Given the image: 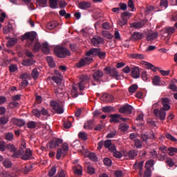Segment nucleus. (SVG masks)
Here are the masks:
<instances>
[{
  "mask_svg": "<svg viewBox=\"0 0 177 177\" xmlns=\"http://www.w3.org/2000/svg\"><path fill=\"white\" fill-rule=\"evenodd\" d=\"M86 56H94V57H99L101 60L106 59V51L102 50L100 48H93L86 53Z\"/></svg>",
  "mask_w": 177,
  "mask_h": 177,
  "instance_id": "obj_1",
  "label": "nucleus"
},
{
  "mask_svg": "<svg viewBox=\"0 0 177 177\" xmlns=\"http://www.w3.org/2000/svg\"><path fill=\"white\" fill-rule=\"evenodd\" d=\"M54 53L57 57H59L60 59H64V57H67V56L71 55L68 49L62 46H55L54 48Z\"/></svg>",
  "mask_w": 177,
  "mask_h": 177,
  "instance_id": "obj_2",
  "label": "nucleus"
},
{
  "mask_svg": "<svg viewBox=\"0 0 177 177\" xmlns=\"http://www.w3.org/2000/svg\"><path fill=\"white\" fill-rule=\"evenodd\" d=\"M37 38V32H28L22 36V41L27 40V46H32L34 40Z\"/></svg>",
  "mask_w": 177,
  "mask_h": 177,
  "instance_id": "obj_3",
  "label": "nucleus"
},
{
  "mask_svg": "<svg viewBox=\"0 0 177 177\" xmlns=\"http://www.w3.org/2000/svg\"><path fill=\"white\" fill-rule=\"evenodd\" d=\"M67 153H68V144L64 143L62 145V147L59 148L57 151V154H56L57 160H60V158H62V156H63L64 157H66V156H67Z\"/></svg>",
  "mask_w": 177,
  "mask_h": 177,
  "instance_id": "obj_4",
  "label": "nucleus"
},
{
  "mask_svg": "<svg viewBox=\"0 0 177 177\" xmlns=\"http://www.w3.org/2000/svg\"><path fill=\"white\" fill-rule=\"evenodd\" d=\"M104 71H106V74L112 77V78H115V80H118L121 78V76L119 75L118 71L115 68L106 67L104 68Z\"/></svg>",
  "mask_w": 177,
  "mask_h": 177,
  "instance_id": "obj_5",
  "label": "nucleus"
},
{
  "mask_svg": "<svg viewBox=\"0 0 177 177\" xmlns=\"http://www.w3.org/2000/svg\"><path fill=\"white\" fill-rule=\"evenodd\" d=\"M50 106L57 114H63L64 113L63 106L59 104L57 102L53 100L50 101Z\"/></svg>",
  "mask_w": 177,
  "mask_h": 177,
  "instance_id": "obj_6",
  "label": "nucleus"
},
{
  "mask_svg": "<svg viewBox=\"0 0 177 177\" xmlns=\"http://www.w3.org/2000/svg\"><path fill=\"white\" fill-rule=\"evenodd\" d=\"M93 62V58L91 57H86L82 59L79 62L76 64V67L77 68H81L84 67V66H86V64H91Z\"/></svg>",
  "mask_w": 177,
  "mask_h": 177,
  "instance_id": "obj_7",
  "label": "nucleus"
},
{
  "mask_svg": "<svg viewBox=\"0 0 177 177\" xmlns=\"http://www.w3.org/2000/svg\"><path fill=\"white\" fill-rule=\"evenodd\" d=\"M133 110V106L128 104H124L123 106L119 109V113L122 114H127L128 115L132 114V111Z\"/></svg>",
  "mask_w": 177,
  "mask_h": 177,
  "instance_id": "obj_8",
  "label": "nucleus"
},
{
  "mask_svg": "<svg viewBox=\"0 0 177 177\" xmlns=\"http://www.w3.org/2000/svg\"><path fill=\"white\" fill-rule=\"evenodd\" d=\"M162 107L161 108L163 110L168 111L171 110V105H169V98L168 97H162L160 100Z\"/></svg>",
  "mask_w": 177,
  "mask_h": 177,
  "instance_id": "obj_9",
  "label": "nucleus"
},
{
  "mask_svg": "<svg viewBox=\"0 0 177 177\" xmlns=\"http://www.w3.org/2000/svg\"><path fill=\"white\" fill-rule=\"evenodd\" d=\"M62 143H63V140L60 138H53L49 142V148L51 149H56V147H59Z\"/></svg>",
  "mask_w": 177,
  "mask_h": 177,
  "instance_id": "obj_10",
  "label": "nucleus"
},
{
  "mask_svg": "<svg viewBox=\"0 0 177 177\" xmlns=\"http://www.w3.org/2000/svg\"><path fill=\"white\" fill-rule=\"evenodd\" d=\"M89 81V77L88 75H82L80 77V82H79L80 91H84L85 88V82Z\"/></svg>",
  "mask_w": 177,
  "mask_h": 177,
  "instance_id": "obj_11",
  "label": "nucleus"
},
{
  "mask_svg": "<svg viewBox=\"0 0 177 177\" xmlns=\"http://www.w3.org/2000/svg\"><path fill=\"white\" fill-rule=\"evenodd\" d=\"M31 157H32V151L31 149L27 148L24 154L21 156V158L24 160V161H28V160H31Z\"/></svg>",
  "mask_w": 177,
  "mask_h": 177,
  "instance_id": "obj_12",
  "label": "nucleus"
},
{
  "mask_svg": "<svg viewBox=\"0 0 177 177\" xmlns=\"http://www.w3.org/2000/svg\"><path fill=\"white\" fill-rule=\"evenodd\" d=\"M92 77L95 82H100V79L103 77V72L100 70L94 71Z\"/></svg>",
  "mask_w": 177,
  "mask_h": 177,
  "instance_id": "obj_13",
  "label": "nucleus"
},
{
  "mask_svg": "<svg viewBox=\"0 0 177 177\" xmlns=\"http://www.w3.org/2000/svg\"><path fill=\"white\" fill-rule=\"evenodd\" d=\"M147 23V20L143 19L140 22H133L130 24V27L131 28H142Z\"/></svg>",
  "mask_w": 177,
  "mask_h": 177,
  "instance_id": "obj_14",
  "label": "nucleus"
},
{
  "mask_svg": "<svg viewBox=\"0 0 177 177\" xmlns=\"http://www.w3.org/2000/svg\"><path fill=\"white\" fill-rule=\"evenodd\" d=\"M91 6L92 4L88 1H81L78 3L77 7L82 10H86V9H89Z\"/></svg>",
  "mask_w": 177,
  "mask_h": 177,
  "instance_id": "obj_15",
  "label": "nucleus"
},
{
  "mask_svg": "<svg viewBox=\"0 0 177 177\" xmlns=\"http://www.w3.org/2000/svg\"><path fill=\"white\" fill-rule=\"evenodd\" d=\"M91 44L93 46H97L99 48L100 44H103V38L100 37H93L91 39Z\"/></svg>",
  "mask_w": 177,
  "mask_h": 177,
  "instance_id": "obj_16",
  "label": "nucleus"
},
{
  "mask_svg": "<svg viewBox=\"0 0 177 177\" xmlns=\"http://www.w3.org/2000/svg\"><path fill=\"white\" fill-rule=\"evenodd\" d=\"M131 77L135 79H138L140 77V71H139V67L134 66L131 68Z\"/></svg>",
  "mask_w": 177,
  "mask_h": 177,
  "instance_id": "obj_17",
  "label": "nucleus"
},
{
  "mask_svg": "<svg viewBox=\"0 0 177 177\" xmlns=\"http://www.w3.org/2000/svg\"><path fill=\"white\" fill-rule=\"evenodd\" d=\"M12 122L15 125L20 127H24V125H26V121L23 119L12 118Z\"/></svg>",
  "mask_w": 177,
  "mask_h": 177,
  "instance_id": "obj_18",
  "label": "nucleus"
},
{
  "mask_svg": "<svg viewBox=\"0 0 177 177\" xmlns=\"http://www.w3.org/2000/svg\"><path fill=\"white\" fill-rule=\"evenodd\" d=\"M124 155L125 157H129L130 160H133V158L138 156V151L132 149L129 151L127 153H124Z\"/></svg>",
  "mask_w": 177,
  "mask_h": 177,
  "instance_id": "obj_19",
  "label": "nucleus"
},
{
  "mask_svg": "<svg viewBox=\"0 0 177 177\" xmlns=\"http://www.w3.org/2000/svg\"><path fill=\"white\" fill-rule=\"evenodd\" d=\"M25 150H24V148H21L20 147L19 149L17 151V149L15 151V153H12L11 155V157L12 158H19V157H21V156H23L25 153Z\"/></svg>",
  "mask_w": 177,
  "mask_h": 177,
  "instance_id": "obj_20",
  "label": "nucleus"
},
{
  "mask_svg": "<svg viewBox=\"0 0 177 177\" xmlns=\"http://www.w3.org/2000/svg\"><path fill=\"white\" fill-rule=\"evenodd\" d=\"M41 51L45 55H49L50 53V50L49 49V44L48 42H44L41 44Z\"/></svg>",
  "mask_w": 177,
  "mask_h": 177,
  "instance_id": "obj_21",
  "label": "nucleus"
},
{
  "mask_svg": "<svg viewBox=\"0 0 177 177\" xmlns=\"http://www.w3.org/2000/svg\"><path fill=\"white\" fill-rule=\"evenodd\" d=\"M35 63V61L32 58H28L24 59L22 62V66L25 67H30V66H32Z\"/></svg>",
  "mask_w": 177,
  "mask_h": 177,
  "instance_id": "obj_22",
  "label": "nucleus"
},
{
  "mask_svg": "<svg viewBox=\"0 0 177 177\" xmlns=\"http://www.w3.org/2000/svg\"><path fill=\"white\" fill-rule=\"evenodd\" d=\"M143 38V35L139 32H135L131 37V41H139Z\"/></svg>",
  "mask_w": 177,
  "mask_h": 177,
  "instance_id": "obj_23",
  "label": "nucleus"
},
{
  "mask_svg": "<svg viewBox=\"0 0 177 177\" xmlns=\"http://www.w3.org/2000/svg\"><path fill=\"white\" fill-rule=\"evenodd\" d=\"M102 99H103L104 102H106L107 103H111V102H113V100H114V97H113L110 94H103Z\"/></svg>",
  "mask_w": 177,
  "mask_h": 177,
  "instance_id": "obj_24",
  "label": "nucleus"
},
{
  "mask_svg": "<svg viewBox=\"0 0 177 177\" xmlns=\"http://www.w3.org/2000/svg\"><path fill=\"white\" fill-rule=\"evenodd\" d=\"M110 117V122H120V120L121 119V115L119 114L111 115Z\"/></svg>",
  "mask_w": 177,
  "mask_h": 177,
  "instance_id": "obj_25",
  "label": "nucleus"
},
{
  "mask_svg": "<svg viewBox=\"0 0 177 177\" xmlns=\"http://www.w3.org/2000/svg\"><path fill=\"white\" fill-rule=\"evenodd\" d=\"M41 46V45L39 44V41H35L32 46V50H33L35 53H37V52H39Z\"/></svg>",
  "mask_w": 177,
  "mask_h": 177,
  "instance_id": "obj_26",
  "label": "nucleus"
},
{
  "mask_svg": "<svg viewBox=\"0 0 177 177\" xmlns=\"http://www.w3.org/2000/svg\"><path fill=\"white\" fill-rule=\"evenodd\" d=\"M158 37V32L150 33L147 36V41H154Z\"/></svg>",
  "mask_w": 177,
  "mask_h": 177,
  "instance_id": "obj_27",
  "label": "nucleus"
},
{
  "mask_svg": "<svg viewBox=\"0 0 177 177\" xmlns=\"http://www.w3.org/2000/svg\"><path fill=\"white\" fill-rule=\"evenodd\" d=\"M32 169V166L29 165L28 166H25L24 167L21 168L20 171L22 174H28V172H30V171H31Z\"/></svg>",
  "mask_w": 177,
  "mask_h": 177,
  "instance_id": "obj_28",
  "label": "nucleus"
},
{
  "mask_svg": "<svg viewBox=\"0 0 177 177\" xmlns=\"http://www.w3.org/2000/svg\"><path fill=\"white\" fill-rule=\"evenodd\" d=\"M167 110L160 109L159 111V118L161 121H164L165 120V117L167 115L166 113Z\"/></svg>",
  "mask_w": 177,
  "mask_h": 177,
  "instance_id": "obj_29",
  "label": "nucleus"
},
{
  "mask_svg": "<svg viewBox=\"0 0 177 177\" xmlns=\"http://www.w3.org/2000/svg\"><path fill=\"white\" fill-rule=\"evenodd\" d=\"M146 68H148L149 70H152V71H157V70H160V68L156 67L154 65L151 64L149 62H145Z\"/></svg>",
  "mask_w": 177,
  "mask_h": 177,
  "instance_id": "obj_30",
  "label": "nucleus"
},
{
  "mask_svg": "<svg viewBox=\"0 0 177 177\" xmlns=\"http://www.w3.org/2000/svg\"><path fill=\"white\" fill-rule=\"evenodd\" d=\"M5 139L8 140V142H12V140L15 139V135L11 132L7 133L5 134Z\"/></svg>",
  "mask_w": 177,
  "mask_h": 177,
  "instance_id": "obj_31",
  "label": "nucleus"
},
{
  "mask_svg": "<svg viewBox=\"0 0 177 177\" xmlns=\"http://www.w3.org/2000/svg\"><path fill=\"white\" fill-rule=\"evenodd\" d=\"M7 122H9V117L3 115L0 118V125H6Z\"/></svg>",
  "mask_w": 177,
  "mask_h": 177,
  "instance_id": "obj_32",
  "label": "nucleus"
},
{
  "mask_svg": "<svg viewBox=\"0 0 177 177\" xmlns=\"http://www.w3.org/2000/svg\"><path fill=\"white\" fill-rule=\"evenodd\" d=\"M73 170L76 175H82V167L81 165L75 166Z\"/></svg>",
  "mask_w": 177,
  "mask_h": 177,
  "instance_id": "obj_33",
  "label": "nucleus"
},
{
  "mask_svg": "<svg viewBox=\"0 0 177 177\" xmlns=\"http://www.w3.org/2000/svg\"><path fill=\"white\" fill-rule=\"evenodd\" d=\"M12 30H13V27H12V25L6 26L3 28V34H9V32H10Z\"/></svg>",
  "mask_w": 177,
  "mask_h": 177,
  "instance_id": "obj_34",
  "label": "nucleus"
},
{
  "mask_svg": "<svg viewBox=\"0 0 177 177\" xmlns=\"http://www.w3.org/2000/svg\"><path fill=\"white\" fill-rule=\"evenodd\" d=\"M46 60H47L49 67H50V68H53V67H55V61L53 60V58H52V57H47Z\"/></svg>",
  "mask_w": 177,
  "mask_h": 177,
  "instance_id": "obj_35",
  "label": "nucleus"
},
{
  "mask_svg": "<svg viewBox=\"0 0 177 177\" xmlns=\"http://www.w3.org/2000/svg\"><path fill=\"white\" fill-rule=\"evenodd\" d=\"M167 151H169V153H168L169 156H175V154H176V153H177V148L172 147H169L167 149Z\"/></svg>",
  "mask_w": 177,
  "mask_h": 177,
  "instance_id": "obj_36",
  "label": "nucleus"
},
{
  "mask_svg": "<svg viewBox=\"0 0 177 177\" xmlns=\"http://www.w3.org/2000/svg\"><path fill=\"white\" fill-rule=\"evenodd\" d=\"M102 37H104V38H107L108 39H113V35L110 34V32L106 30H103L102 32Z\"/></svg>",
  "mask_w": 177,
  "mask_h": 177,
  "instance_id": "obj_37",
  "label": "nucleus"
},
{
  "mask_svg": "<svg viewBox=\"0 0 177 177\" xmlns=\"http://www.w3.org/2000/svg\"><path fill=\"white\" fill-rule=\"evenodd\" d=\"M3 165L5 168H12V161L9 159H6L3 161Z\"/></svg>",
  "mask_w": 177,
  "mask_h": 177,
  "instance_id": "obj_38",
  "label": "nucleus"
},
{
  "mask_svg": "<svg viewBox=\"0 0 177 177\" xmlns=\"http://www.w3.org/2000/svg\"><path fill=\"white\" fill-rule=\"evenodd\" d=\"M71 95L73 97H78V89H77L75 86H72Z\"/></svg>",
  "mask_w": 177,
  "mask_h": 177,
  "instance_id": "obj_39",
  "label": "nucleus"
},
{
  "mask_svg": "<svg viewBox=\"0 0 177 177\" xmlns=\"http://www.w3.org/2000/svg\"><path fill=\"white\" fill-rule=\"evenodd\" d=\"M119 128L122 132H125L127 129H129V126L127 123H122L120 124Z\"/></svg>",
  "mask_w": 177,
  "mask_h": 177,
  "instance_id": "obj_40",
  "label": "nucleus"
},
{
  "mask_svg": "<svg viewBox=\"0 0 177 177\" xmlns=\"http://www.w3.org/2000/svg\"><path fill=\"white\" fill-rule=\"evenodd\" d=\"M6 147H7L8 150H10V151L13 153V154H15V153H16V150L17 148H16V147H15L14 145L8 144L6 145Z\"/></svg>",
  "mask_w": 177,
  "mask_h": 177,
  "instance_id": "obj_41",
  "label": "nucleus"
},
{
  "mask_svg": "<svg viewBox=\"0 0 177 177\" xmlns=\"http://www.w3.org/2000/svg\"><path fill=\"white\" fill-rule=\"evenodd\" d=\"M50 8L56 9L57 8V0H49Z\"/></svg>",
  "mask_w": 177,
  "mask_h": 177,
  "instance_id": "obj_42",
  "label": "nucleus"
},
{
  "mask_svg": "<svg viewBox=\"0 0 177 177\" xmlns=\"http://www.w3.org/2000/svg\"><path fill=\"white\" fill-rule=\"evenodd\" d=\"M17 42V39H11L7 43L8 48H10V46H15Z\"/></svg>",
  "mask_w": 177,
  "mask_h": 177,
  "instance_id": "obj_43",
  "label": "nucleus"
},
{
  "mask_svg": "<svg viewBox=\"0 0 177 177\" xmlns=\"http://www.w3.org/2000/svg\"><path fill=\"white\" fill-rule=\"evenodd\" d=\"M71 146L73 147V149H75V150H79L80 147H81V143L80 141L75 140L72 143Z\"/></svg>",
  "mask_w": 177,
  "mask_h": 177,
  "instance_id": "obj_44",
  "label": "nucleus"
},
{
  "mask_svg": "<svg viewBox=\"0 0 177 177\" xmlns=\"http://www.w3.org/2000/svg\"><path fill=\"white\" fill-rule=\"evenodd\" d=\"M27 127L29 129H35L37 128V123L34 121H30L27 123Z\"/></svg>",
  "mask_w": 177,
  "mask_h": 177,
  "instance_id": "obj_45",
  "label": "nucleus"
},
{
  "mask_svg": "<svg viewBox=\"0 0 177 177\" xmlns=\"http://www.w3.org/2000/svg\"><path fill=\"white\" fill-rule=\"evenodd\" d=\"M160 80L161 79L160 78V76H158V75L154 76L153 78V81H152L153 85H156V86L160 85Z\"/></svg>",
  "mask_w": 177,
  "mask_h": 177,
  "instance_id": "obj_46",
  "label": "nucleus"
},
{
  "mask_svg": "<svg viewBox=\"0 0 177 177\" xmlns=\"http://www.w3.org/2000/svg\"><path fill=\"white\" fill-rule=\"evenodd\" d=\"M133 167L135 169H140V171H142V168H143V162L141 161V162H139L138 163L136 162Z\"/></svg>",
  "mask_w": 177,
  "mask_h": 177,
  "instance_id": "obj_47",
  "label": "nucleus"
},
{
  "mask_svg": "<svg viewBox=\"0 0 177 177\" xmlns=\"http://www.w3.org/2000/svg\"><path fill=\"white\" fill-rule=\"evenodd\" d=\"M131 58L132 59H145V55H142V54L133 53V54H131Z\"/></svg>",
  "mask_w": 177,
  "mask_h": 177,
  "instance_id": "obj_48",
  "label": "nucleus"
},
{
  "mask_svg": "<svg viewBox=\"0 0 177 177\" xmlns=\"http://www.w3.org/2000/svg\"><path fill=\"white\" fill-rule=\"evenodd\" d=\"M134 146L136 147V149H142V141H140L139 139H136L134 140Z\"/></svg>",
  "mask_w": 177,
  "mask_h": 177,
  "instance_id": "obj_49",
  "label": "nucleus"
},
{
  "mask_svg": "<svg viewBox=\"0 0 177 177\" xmlns=\"http://www.w3.org/2000/svg\"><path fill=\"white\" fill-rule=\"evenodd\" d=\"M137 90H138L137 84H133L129 88V92L130 93H135Z\"/></svg>",
  "mask_w": 177,
  "mask_h": 177,
  "instance_id": "obj_50",
  "label": "nucleus"
},
{
  "mask_svg": "<svg viewBox=\"0 0 177 177\" xmlns=\"http://www.w3.org/2000/svg\"><path fill=\"white\" fill-rule=\"evenodd\" d=\"M78 137L80 139H82V140H88V136L85 132H80Z\"/></svg>",
  "mask_w": 177,
  "mask_h": 177,
  "instance_id": "obj_51",
  "label": "nucleus"
},
{
  "mask_svg": "<svg viewBox=\"0 0 177 177\" xmlns=\"http://www.w3.org/2000/svg\"><path fill=\"white\" fill-rule=\"evenodd\" d=\"M32 77L34 80H37V78L39 77V73H38V70L37 68H34L32 71Z\"/></svg>",
  "mask_w": 177,
  "mask_h": 177,
  "instance_id": "obj_52",
  "label": "nucleus"
},
{
  "mask_svg": "<svg viewBox=\"0 0 177 177\" xmlns=\"http://www.w3.org/2000/svg\"><path fill=\"white\" fill-rule=\"evenodd\" d=\"M128 23V19L127 18H122L121 20L118 21V25L120 26V27H124V26H126Z\"/></svg>",
  "mask_w": 177,
  "mask_h": 177,
  "instance_id": "obj_53",
  "label": "nucleus"
},
{
  "mask_svg": "<svg viewBox=\"0 0 177 177\" xmlns=\"http://www.w3.org/2000/svg\"><path fill=\"white\" fill-rule=\"evenodd\" d=\"M37 3L44 8L48 6V0H37Z\"/></svg>",
  "mask_w": 177,
  "mask_h": 177,
  "instance_id": "obj_54",
  "label": "nucleus"
},
{
  "mask_svg": "<svg viewBox=\"0 0 177 177\" xmlns=\"http://www.w3.org/2000/svg\"><path fill=\"white\" fill-rule=\"evenodd\" d=\"M165 137L169 140H171V142H177L176 138L174 137L171 133H165Z\"/></svg>",
  "mask_w": 177,
  "mask_h": 177,
  "instance_id": "obj_55",
  "label": "nucleus"
},
{
  "mask_svg": "<svg viewBox=\"0 0 177 177\" xmlns=\"http://www.w3.org/2000/svg\"><path fill=\"white\" fill-rule=\"evenodd\" d=\"M158 153H157V151L155 149H152L149 151V156L151 158H157Z\"/></svg>",
  "mask_w": 177,
  "mask_h": 177,
  "instance_id": "obj_56",
  "label": "nucleus"
},
{
  "mask_svg": "<svg viewBox=\"0 0 177 177\" xmlns=\"http://www.w3.org/2000/svg\"><path fill=\"white\" fill-rule=\"evenodd\" d=\"M175 32V28L174 27H169L166 28V33L168 34V35H172Z\"/></svg>",
  "mask_w": 177,
  "mask_h": 177,
  "instance_id": "obj_57",
  "label": "nucleus"
},
{
  "mask_svg": "<svg viewBox=\"0 0 177 177\" xmlns=\"http://www.w3.org/2000/svg\"><path fill=\"white\" fill-rule=\"evenodd\" d=\"M0 176L1 177H12L10 173L7 171H0Z\"/></svg>",
  "mask_w": 177,
  "mask_h": 177,
  "instance_id": "obj_58",
  "label": "nucleus"
},
{
  "mask_svg": "<svg viewBox=\"0 0 177 177\" xmlns=\"http://www.w3.org/2000/svg\"><path fill=\"white\" fill-rule=\"evenodd\" d=\"M56 166H53L52 168L50 169V171H48V176H53V175H55V174H56Z\"/></svg>",
  "mask_w": 177,
  "mask_h": 177,
  "instance_id": "obj_59",
  "label": "nucleus"
},
{
  "mask_svg": "<svg viewBox=\"0 0 177 177\" xmlns=\"http://www.w3.org/2000/svg\"><path fill=\"white\" fill-rule=\"evenodd\" d=\"M17 70H18L17 66L15 64H12L9 66L10 73H15V71H17Z\"/></svg>",
  "mask_w": 177,
  "mask_h": 177,
  "instance_id": "obj_60",
  "label": "nucleus"
},
{
  "mask_svg": "<svg viewBox=\"0 0 177 177\" xmlns=\"http://www.w3.org/2000/svg\"><path fill=\"white\" fill-rule=\"evenodd\" d=\"M160 6L161 8H168V0H161L160 2Z\"/></svg>",
  "mask_w": 177,
  "mask_h": 177,
  "instance_id": "obj_61",
  "label": "nucleus"
},
{
  "mask_svg": "<svg viewBox=\"0 0 177 177\" xmlns=\"http://www.w3.org/2000/svg\"><path fill=\"white\" fill-rule=\"evenodd\" d=\"M121 15H122V18L126 19V17H127V20L128 19H131V17H132V14H131L129 12H123Z\"/></svg>",
  "mask_w": 177,
  "mask_h": 177,
  "instance_id": "obj_62",
  "label": "nucleus"
},
{
  "mask_svg": "<svg viewBox=\"0 0 177 177\" xmlns=\"http://www.w3.org/2000/svg\"><path fill=\"white\" fill-rule=\"evenodd\" d=\"M167 156L166 154L162 155L161 153H158V156L156 158H158L159 161H164L165 158H167Z\"/></svg>",
  "mask_w": 177,
  "mask_h": 177,
  "instance_id": "obj_63",
  "label": "nucleus"
},
{
  "mask_svg": "<svg viewBox=\"0 0 177 177\" xmlns=\"http://www.w3.org/2000/svg\"><path fill=\"white\" fill-rule=\"evenodd\" d=\"M144 177H151V169H147L144 173Z\"/></svg>",
  "mask_w": 177,
  "mask_h": 177,
  "instance_id": "obj_64",
  "label": "nucleus"
}]
</instances>
